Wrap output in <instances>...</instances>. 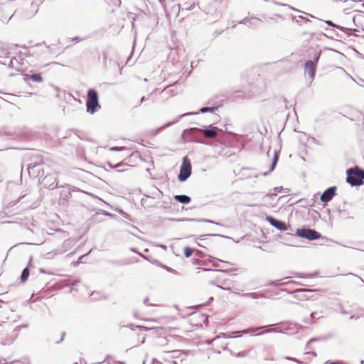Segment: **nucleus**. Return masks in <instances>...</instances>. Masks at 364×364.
<instances>
[{
  "instance_id": "nucleus-1",
  "label": "nucleus",
  "mask_w": 364,
  "mask_h": 364,
  "mask_svg": "<svg viewBox=\"0 0 364 364\" xmlns=\"http://www.w3.org/2000/svg\"><path fill=\"white\" fill-rule=\"evenodd\" d=\"M346 182L351 186H360L364 184V169L355 166L346 171Z\"/></svg>"
},
{
  "instance_id": "nucleus-2",
  "label": "nucleus",
  "mask_w": 364,
  "mask_h": 364,
  "mask_svg": "<svg viewBox=\"0 0 364 364\" xmlns=\"http://www.w3.org/2000/svg\"><path fill=\"white\" fill-rule=\"evenodd\" d=\"M321 54V50H314V52L309 53V58L311 59L305 62L304 72L308 75L311 81L314 80L315 77L317 63L320 58Z\"/></svg>"
},
{
  "instance_id": "nucleus-3",
  "label": "nucleus",
  "mask_w": 364,
  "mask_h": 364,
  "mask_svg": "<svg viewBox=\"0 0 364 364\" xmlns=\"http://www.w3.org/2000/svg\"><path fill=\"white\" fill-rule=\"evenodd\" d=\"M203 136V129L198 127H191L183 130L181 137L186 141L196 142L199 144H205L201 139Z\"/></svg>"
},
{
  "instance_id": "nucleus-4",
  "label": "nucleus",
  "mask_w": 364,
  "mask_h": 364,
  "mask_svg": "<svg viewBox=\"0 0 364 364\" xmlns=\"http://www.w3.org/2000/svg\"><path fill=\"white\" fill-rule=\"evenodd\" d=\"M291 237H299L309 240L310 241L322 238L323 240H328V238L323 237L321 233L314 229L304 226L301 228H297L296 234H289Z\"/></svg>"
},
{
  "instance_id": "nucleus-5",
  "label": "nucleus",
  "mask_w": 364,
  "mask_h": 364,
  "mask_svg": "<svg viewBox=\"0 0 364 364\" xmlns=\"http://www.w3.org/2000/svg\"><path fill=\"white\" fill-rule=\"evenodd\" d=\"M87 112L91 114L95 113L100 108L97 92L95 89H89L86 100Z\"/></svg>"
},
{
  "instance_id": "nucleus-6",
  "label": "nucleus",
  "mask_w": 364,
  "mask_h": 364,
  "mask_svg": "<svg viewBox=\"0 0 364 364\" xmlns=\"http://www.w3.org/2000/svg\"><path fill=\"white\" fill-rule=\"evenodd\" d=\"M269 326H271L268 325V326H258V327H250V328H246L244 330L235 331V332H232V333L238 334V336H228V338H237V337H240L242 335H245V334H250L251 336H261L264 333H272V332L277 333V329L272 328V329L265 330L260 333H256L258 331L268 328Z\"/></svg>"
},
{
  "instance_id": "nucleus-7",
  "label": "nucleus",
  "mask_w": 364,
  "mask_h": 364,
  "mask_svg": "<svg viewBox=\"0 0 364 364\" xmlns=\"http://www.w3.org/2000/svg\"><path fill=\"white\" fill-rule=\"evenodd\" d=\"M192 166L191 161L188 156H184L182 160V164L180 167L178 179L181 182H185L192 173Z\"/></svg>"
},
{
  "instance_id": "nucleus-8",
  "label": "nucleus",
  "mask_w": 364,
  "mask_h": 364,
  "mask_svg": "<svg viewBox=\"0 0 364 364\" xmlns=\"http://www.w3.org/2000/svg\"><path fill=\"white\" fill-rule=\"evenodd\" d=\"M39 183L43 188L50 190L58 188L57 173L55 172L48 173L39 180Z\"/></svg>"
},
{
  "instance_id": "nucleus-9",
  "label": "nucleus",
  "mask_w": 364,
  "mask_h": 364,
  "mask_svg": "<svg viewBox=\"0 0 364 364\" xmlns=\"http://www.w3.org/2000/svg\"><path fill=\"white\" fill-rule=\"evenodd\" d=\"M14 46L15 47H21L26 50L25 52L20 51L18 53V56H14L10 60L9 66L10 68H15L17 70V69H19V68L18 66L23 64L22 61L24 60V58L26 57L30 56L31 54L29 51H28V47L26 46H20L18 44H15Z\"/></svg>"
},
{
  "instance_id": "nucleus-10",
  "label": "nucleus",
  "mask_w": 364,
  "mask_h": 364,
  "mask_svg": "<svg viewBox=\"0 0 364 364\" xmlns=\"http://www.w3.org/2000/svg\"><path fill=\"white\" fill-rule=\"evenodd\" d=\"M315 19H316V22L313 23V26L315 28L322 27L323 23H326L329 26L336 28H337V29H338V30L346 33L348 35V37L353 35L352 32H358V30L355 29V28H346V27L341 26L340 25L336 24V23H334L333 21H331L330 20L322 21V20H321L319 18H316Z\"/></svg>"
},
{
  "instance_id": "nucleus-11",
  "label": "nucleus",
  "mask_w": 364,
  "mask_h": 364,
  "mask_svg": "<svg viewBox=\"0 0 364 364\" xmlns=\"http://www.w3.org/2000/svg\"><path fill=\"white\" fill-rule=\"evenodd\" d=\"M282 291H286L288 294H293L294 297L299 300H306L309 299L310 297L308 295H306V293H311L320 290L316 289H297L292 291H290L287 289H282Z\"/></svg>"
},
{
  "instance_id": "nucleus-12",
  "label": "nucleus",
  "mask_w": 364,
  "mask_h": 364,
  "mask_svg": "<svg viewBox=\"0 0 364 364\" xmlns=\"http://www.w3.org/2000/svg\"><path fill=\"white\" fill-rule=\"evenodd\" d=\"M44 166L45 164H40V165H27V171L29 174V176L33 178H38L40 180L41 178H43L45 170H44Z\"/></svg>"
},
{
  "instance_id": "nucleus-13",
  "label": "nucleus",
  "mask_w": 364,
  "mask_h": 364,
  "mask_svg": "<svg viewBox=\"0 0 364 364\" xmlns=\"http://www.w3.org/2000/svg\"><path fill=\"white\" fill-rule=\"evenodd\" d=\"M25 160L28 161L27 165H40L45 164L43 161V157L40 154L37 153H28L25 155Z\"/></svg>"
},
{
  "instance_id": "nucleus-14",
  "label": "nucleus",
  "mask_w": 364,
  "mask_h": 364,
  "mask_svg": "<svg viewBox=\"0 0 364 364\" xmlns=\"http://www.w3.org/2000/svg\"><path fill=\"white\" fill-rule=\"evenodd\" d=\"M266 220L277 230L280 231H285L288 229V227L285 222L279 220L271 215H266Z\"/></svg>"
},
{
  "instance_id": "nucleus-15",
  "label": "nucleus",
  "mask_w": 364,
  "mask_h": 364,
  "mask_svg": "<svg viewBox=\"0 0 364 364\" xmlns=\"http://www.w3.org/2000/svg\"><path fill=\"white\" fill-rule=\"evenodd\" d=\"M336 186H331L326 189L321 195L320 200L324 203L330 202L333 197L336 195Z\"/></svg>"
},
{
  "instance_id": "nucleus-16",
  "label": "nucleus",
  "mask_w": 364,
  "mask_h": 364,
  "mask_svg": "<svg viewBox=\"0 0 364 364\" xmlns=\"http://www.w3.org/2000/svg\"><path fill=\"white\" fill-rule=\"evenodd\" d=\"M262 23V20L256 16L246 17L239 22V23L246 25L251 28H258Z\"/></svg>"
},
{
  "instance_id": "nucleus-17",
  "label": "nucleus",
  "mask_w": 364,
  "mask_h": 364,
  "mask_svg": "<svg viewBox=\"0 0 364 364\" xmlns=\"http://www.w3.org/2000/svg\"><path fill=\"white\" fill-rule=\"evenodd\" d=\"M221 132V129L213 125L203 127V136L207 139H214L218 135V133Z\"/></svg>"
},
{
  "instance_id": "nucleus-18",
  "label": "nucleus",
  "mask_w": 364,
  "mask_h": 364,
  "mask_svg": "<svg viewBox=\"0 0 364 364\" xmlns=\"http://www.w3.org/2000/svg\"><path fill=\"white\" fill-rule=\"evenodd\" d=\"M279 324H281L283 326V329L282 331L277 330V332L286 333L288 334H294L296 333L299 331V326L296 323L289 322L285 323H280Z\"/></svg>"
},
{
  "instance_id": "nucleus-19",
  "label": "nucleus",
  "mask_w": 364,
  "mask_h": 364,
  "mask_svg": "<svg viewBox=\"0 0 364 364\" xmlns=\"http://www.w3.org/2000/svg\"><path fill=\"white\" fill-rule=\"evenodd\" d=\"M23 80L26 83H29L30 81H33L34 82H43V77L41 73H33V71H30V73L23 74Z\"/></svg>"
},
{
  "instance_id": "nucleus-20",
  "label": "nucleus",
  "mask_w": 364,
  "mask_h": 364,
  "mask_svg": "<svg viewBox=\"0 0 364 364\" xmlns=\"http://www.w3.org/2000/svg\"><path fill=\"white\" fill-rule=\"evenodd\" d=\"M346 201L343 202V205H339L336 208V212L338 213V217L340 220L353 219V216L350 215L348 210L345 208Z\"/></svg>"
},
{
  "instance_id": "nucleus-21",
  "label": "nucleus",
  "mask_w": 364,
  "mask_h": 364,
  "mask_svg": "<svg viewBox=\"0 0 364 364\" xmlns=\"http://www.w3.org/2000/svg\"><path fill=\"white\" fill-rule=\"evenodd\" d=\"M145 197L142 198L140 200L141 205L144 209H149L151 208H155L156 206V203H154L153 200L155 198L154 196H151L148 195H144Z\"/></svg>"
},
{
  "instance_id": "nucleus-22",
  "label": "nucleus",
  "mask_w": 364,
  "mask_h": 364,
  "mask_svg": "<svg viewBox=\"0 0 364 364\" xmlns=\"http://www.w3.org/2000/svg\"><path fill=\"white\" fill-rule=\"evenodd\" d=\"M220 107V105L215 106V107H201L199 109L198 113H202V114L207 113V112H212V113H213ZM198 114V112H188V113H186V114H181L178 117L181 118V117H184V116L195 115V114Z\"/></svg>"
},
{
  "instance_id": "nucleus-23",
  "label": "nucleus",
  "mask_w": 364,
  "mask_h": 364,
  "mask_svg": "<svg viewBox=\"0 0 364 364\" xmlns=\"http://www.w3.org/2000/svg\"><path fill=\"white\" fill-rule=\"evenodd\" d=\"M181 4H179L181 6L182 10L191 11L193 10L196 4H198L196 0H181Z\"/></svg>"
},
{
  "instance_id": "nucleus-24",
  "label": "nucleus",
  "mask_w": 364,
  "mask_h": 364,
  "mask_svg": "<svg viewBox=\"0 0 364 364\" xmlns=\"http://www.w3.org/2000/svg\"><path fill=\"white\" fill-rule=\"evenodd\" d=\"M74 243H75V240H73V239L68 238V239L65 240L63 243L62 248L59 249L58 250V252L60 254H63V253L68 251L73 247Z\"/></svg>"
},
{
  "instance_id": "nucleus-25",
  "label": "nucleus",
  "mask_w": 364,
  "mask_h": 364,
  "mask_svg": "<svg viewBox=\"0 0 364 364\" xmlns=\"http://www.w3.org/2000/svg\"><path fill=\"white\" fill-rule=\"evenodd\" d=\"M278 160H279V153L277 151H274V157L272 159V164H271V166L269 167V171L268 172L262 173L260 175L266 176L269 173L273 171L275 169V168H276V166L277 164Z\"/></svg>"
},
{
  "instance_id": "nucleus-26",
  "label": "nucleus",
  "mask_w": 364,
  "mask_h": 364,
  "mask_svg": "<svg viewBox=\"0 0 364 364\" xmlns=\"http://www.w3.org/2000/svg\"><path fill=\"white\" fill-rule=\"evenodd\" d=\"M173 198L177 202L182 203V204H188L191 200V198L190 196H188L187 195H183V194L176 195V196H174Z\"/></svg>"
},
{
  "instance_id": "nucleus-27",
  "label": "nucleus",
  "mask_w": 364,
  "mask_h": 364,
  "mask_svg": "<svg viewBox=\"0 0 364 364\" xmlns=\"http://www.w3.org/2000/svg\"><path fill=\"white\" fill-rule=\"evenodd\" d=\"M156 206L155 208H158L160 209L169 210L171 208V201H162L157 202Z\"/></svg>"
},
{
  "instance_id": "nucleus-28",
  "label": "nucleus",
  "mask_w": 364,
  "mask_h": 364,
  "mask_svg": "<svg viewBox=\"0 0 364 364\" xmlns=\"http://www.w3.org/2000/svg\"><path fill=\"white\" fill-rule=\"evenodd\" d=\"M242 296L250 297L253 299L264 297V294L262 292H250L242 294Z\"/></svg>"
},
{
  "instance_id": "nucleus-29",
  "label": "nucleus",
  "mask_w": 364,
  "mask_h": 364,
  "mask_svg": "<svg viewBox=\"0 0 364 364\" xmlns=\"http://www.w3.org/2000/svg\"><path fill=\"white\" fill-rule=\"evenodd\" d=\"M29 274H30V271H29L28 267H25L23 269L21 274V277H20L21 282H26L29 277Z\"/></svg>"
},
{
  "instance_id": "nucleus-30",
  "label": "nucleus",
  "mask_w": 364,
  "mask_h": 364,
  "mask_svg": "<svg viewBox=\"0 0 364 364\" xmlns=\"http://www.w3.org/2000/svg\"><path fill=\"white\" fill-rule=\"evenodd\" d=\"M219 262H223V263L225 264L226 265H232V264L230 262L223 261V260H221L219 259L209 260V262L211 263L212 266L214 267H219V266H220Z\"/></svg>"
},
{
  "instance_id": "nucleus-31",
  "label": "nucleus",
  "mask_w": 364,
  "mask_h": 364,
  "mask_svg": "<svg viewBox=\"0 0 364 364\" xmlns=\"http://www.w3.org/2000/svg\"><path fill=\"white\" fill-rule=\"evenodd\" d=\"M183 220L193 221V222L208 223L219 225V223H218L213 220H211L209 219H204V218H201V219L190 218V219H184Z\"/></svg>"
},
{
  "instance_id": "nucleus-32",
  "label": "nucleus",
  "mask_w": 364,
  "mask_h": 364,
  "mask_svg": "<svg viewBox=\"0 0 364 364\" xmlns=\"http://www.w3.org/2000/svg\"><path fill=\"white\" fill-rule=\"evenodd\" d=\"M292 20L293 21H295L297 23H299V26H301V21H304L305 23H307V22H311V21L306 18V17H304L301 15L300 16H292L291 17Z\"/></svg>"
},
{
  "instance_id": "nucleus-33",
  "label": "nucleus",
  "mask_w": 364,
  "mask_h": 364,
  "mask_svg": "<svg viewBox=\"0 0 364 364\" xmlns=\"http://www.w3.org/2000/svg\"><path fill=\"white\" fill-rule=\"evenodd\" d=\"M288 283H293V284H299V282H294V281H289V282H286V283H282L281 282V280H275V281L270 282L268 284V285H272V286L277 287V286L284 285V284H288Z\"/></svg>"
},
{
  "instance_id": "nucleus-34",
  "label": "nucleus",
  "mask_w": 364,
  "mask_h": 364,
  "mask_svg": "<svg viewBox=\"0 0 364 364\" xmlns=\"http://www.w3.org/2000/svg\"><path fill=\"white\" fill-rule=\"evenodd\" d=\"M361 18H364V12L359 11V14L355 15L353 18L355 26H358V22Z\"/></svg>"
},
{
  "instance_id": "nucleus-35",
  "label": "nucleus",
  "mask_w": 364,
  "mask_h": 364,
  "mask_svg": "<svg viewBox=\"0 0 364 364\" xmlns=\"http://www.w3.org/2000/svg\"><path fill=\"white\" fill-rule=\"evenodd\" d=\"M279 5L282 6H288L291 10L295 11L296 12L304 14L306 16H309L311 18H316V17L314 16H313L311 14H307L306 12L301 11H300V10H299L297 9H295V8L291 6H289V5L286 4H279Z\"/></svg>"
},
{
  "instance_id": "nucleus-36",
  "label": "nucleus",
  "mask_w": 364,
  "mask_h": 364,
  "mask_svg": "<svg viewBox=\"0 0 364 364\" xmlns=\"http://www.w3.org/2000/svg\"><path fill=\"white\" fill-rule=\"evenodd\" d=\"M250 351H251V349L247 350L240 351L239 353H232V355L237 358H243V357H247L249 355Z\"/></svg>"
},
{
  "instance_id": "nucleus-37",
  "label": "nucleus",
  "mask_w": 364,
  "mask_h": 364,
  "mask_svg": "<svg viewBox=\"0 0 364 364\" xmlns=\"http://www.w3.org/2000/svg\"><path fill=\"white\" fill-rule=\"evenodd\" d=\"M108 5L113 6L115 7H119L121 4V0H104Z\"/></svg>"
},
{
  "instance_id": "nucleus-38",
  "label": "nucleus",
  "mask_w": 364,
  "mask_h": 364,
  "mask_svg": "<svg viewBox=\"0 0 364 364\" xmlns=\"http://www.w3.org/2000/svg\"><path fill=\"white\" fill-rule=\"evenodd\" d=\"M193 252H194V250L190 247H186L184 248V256L186 258L190 257L193 255Z\"/></svg>"
},
{
  "instance_id": "nucleus-39",
  "label": "nucleus",
  "mask_w": 364,
  "mask_h": 364,
  "mask_svg": "<svg viewBox=\"0 0 364 364\" xmlns=\"http://www.w3.org/2000/svg\"><path fill=\"white\" fill-rule=\"evenodd\" d=\"M70 196L71 193L70 191H62L60 193V197L62 200H68Z\"/></svg>"
},
{
  "instance_id": "nucleus-40",
  "label": "nucleus",
  "mask_w": 364,
  "mask_h": 364,
  "mask_svg": "<svg viewBox=\"0 0 364 364\" xmlns=\"http://www.w3.org/2000/svg\"><path fill=\"white\" fill-rule=\"evenodd\" d=\"M205 237H225V236L220 235V234H205L202 235L199 237V240H204Z\"/></svg>"
},
{
  "instance_id": "nucleus-41",
  "label": "nucleus",
  "mask_w": 364,
  "mask_h": 364,
  "mask_svg": "<svg viewBox=\"0 0 364 364\" xmlns=\"http://www.w3.org/2000/svg\"><path fill=\"white\" fill-rule=\"evenodd\" d=\"M274 191H275L276 193H268V194L267 195V196L270 197V198H273V197L276 196L277 195V193H278V192L282 191V186L275 187V188H274Z\"/></svg>"
},
{
  "instance_id": "nucleus-42",
  "label": "nucleus",
  "mask_w": 364,
  "mask_h": 364,
  "mask_svg": "<svg viewBox=\"0 0 364 364\" xmlns=\"http://www.w3.org/2000/svg\"><path fill=\"white\" fill-rule=\"evenodd\" d=\"M57 233L60 235L59 237H60V238H65V237H68L69 235L68 232L64 231L63 230H60V229L57 230Z\"/></svg>"
},
{
  "instance_id": "nucleus-43",
  "label": "nucleus",
  "mask_w": 364,
  "mask_h": 364,
  "mask_svg": "<svg viewBox=\"0 0 364 364\" xmlns=\"http://www.w3.org/2000/svg\"><path fill=\"white\" fill-rule=\"evenodd\" d=\"M320 338H311L306 343V350H310L311 349V343H313V342H315V341H319Z\"/></svg>"
},
{
  "instance_id": "nucleus-44",
  "label": "nucleus",
  "mask_w": 364,
  "mask_h": 364,
  "mask_svg": "<svg viewBox=\"0 0 364 364\" xmlns=\"http://www.w3.org/2000/svg\"><path fill=\"white\" fill-rule=\"evenodd\" d=\"M109 262L114 265H124V264H129V262H122V261H119V260H112Z\"/></svg>"
},
{
  "instance_id": "nucleus-45",
  "label": "nucleus",
  "mask_w": 364,
  "mask_h": 364,
  "mask_svg": "<svg viewBox=\"0 0 364 364\" xmlns=\"http://www.w3.org/2000/svg\"><path fill=\"white\" fill-rule=\"evenodd\" d=\"M171 124H172V122H168V123L166 124L164 126L160 127L154 129L153 131V134H155L158 133L159 132L161 131L164 127H168Z\"/></svg>"
},
{
  "instance_id": "nucleus-46",
  "label": "nucleus",
  "mask_w": 364,
  "mask_h": 364,
  "mask_svg": "<svg viewBox=\"0 0 364 364\" xmlns=\"http://www.w3.org/2000/svg\"><path fill=\"white\" fill-rule=\"evenodd\" d=\"M120 215L124 218L125 219L127 220H132V218L130 216V215H129L128 213H127L126 212L123 211V210H120L119 212Z\"/></svg>"
},
{
  "instance_id": "nucleus-47",
  "label": "nucleus",
  "mask_w": 364,
  "mask_h": 364,
  "mask_svg": "<svg viewBox=\"0 0 364 364\" xmlns=\"http://www.w3.org/2000/svg\"><path fill=\"white\" fill-rule=\"evenodd\" d=\"M321 313L318 314V312L316 311H314V312H311V318L312 320L315 319V318H319V317H321Z\"/></svg>"
},
{
  "instance_id": "nucleus-48",
  "label": "nucleus",
  "mask_w": 364,
  "mask_h": 364,
  "mask_svg": "<svg viewBox=\"0 0 364 364\" xmlns=\"http://www.w3.org/2000/svg\"><path fill=\"white\" fill-rule=\"evenodd\" d=\"M124 149V146H112L109 148V150L111 151H122Z\"/></svg>"
},
{
  "instance_id": "nucleus-49",
  "label": "nucleus",
  "mask_w": 364,
  "mask_h": 364,
  "mask_svg": "<svg viewBox=\"0 0 364 364\" xmlns=\"http://www.w3.org/2000/svg\"><path fill=\"white\" fill-rule=\"evenodd\" d=\"M194 252H195V255L198 257L203 258L205 257V254L200 250H194Z\"/></svg>"
},
{
  "instance_id": "nucleus-50",
  "label": "nucleus",
  "mask_w": 364,
  "mask_h": 364,
  "mask_svg": "<svg viewBox=\"0 0 364 364\" xmlns=\"http://www.w3.org/2000/svg\"><path fill=\"white\" fill-rule=\"evenodd\" d=\"M204 271H213V272H229L230 270L228 269H203Z\"/></svg>"
},
{
  "instance_id": "nucleus-51",
  "label": "nucleus",
  "mask_w": 364,
  "mask_h": 364,
  "mask_svg": "<svg viewBox=\"0 0 364 364\" xmlns=\"http://www.w3.org/2000/svg\"><path fill=\"white\" fill-rule=\"evenodd\" d=\"M130 251L131 252H135V253H137L139 256H141V257L144 258V259H146V256L144 255L143 254L141 253H139L137 252L136 249L135 247H131L130 248Z\"/></svg>"
},
{
  "instance_id": "nucleus-52",
  "label": "nucleus",
  "mask_w": 364,
  "mask_h": 364,
  "mask_svg": "<svg viewBox=\"0 0 364 364\" xmlns=\"http://www.w3.org/2000/svg\"><path fill=\"white\" fill-rule=\"evenodd\" d=\"M286 360H292V361H294L297 363H301V362L300 360H299L298 359L295 358H293V357H289V356H286L284 358Z\"/></svg>"
},
{
  "instance_id": "nucleus-53",
  "label": "nucleus",
  "mask_w": 364,
  "mask_h": 364,
  "mask_svg": "<svg viewBox=\"0 0 364 364\" xmlns=\"http://www.w3.org/2000/svg\"><path fill=\"white\" fill-rule=\"evenodd\" d=\"M124 166H127V164L125 163H123V162H120V163H118V164L114 165L113 169H116L117 168L122 167Z\"/></svg>"
},
{
  "instance_id": "nucleus-54",
  "label": "nucleus",
  "mask_w": 364,
  "mask_h": 364,
  "mask_svg": "<svg viewBox=\"0 0 364 364\" xmlns=\"http://www.w3.org/2000/svg\"><path fill=\"white\" fill-rule=\"evenodd\" d=\"M193 263L194 264H198V265H200V264H205L206 263L205 262H203L200 259H193Z\"/></svg>"
},
{
  "instance_id": "nucleus-55",
  "label": "nucleus",
  "mask_w": 364,
  "mask_h": 364,
  "mask_svg": "<svg viewBox=\"0 0 364 364\" xmlns=\"http://www.w3.org/2000/svg\"><path fill=\"white\" fill-rule=\"evenodd\" d=\"M107 363L108 364H111V356L107 355L105 359L104 360V361L100 362L99 363Z\"/></svg>"
},
{
  "instance_id": "nucleus-56",
  "label": "nucleus",
  "mask_w": 364,
  "mask_h": 364,
  "mask_svg": "<svg viewBox=\"0 0 364 364\" xmlns=\"http://www.w3.org/2000/svg\"><path fill=\"white\" fill-rule=\"evenodd\" d=\"M11 324L9 321L2 322L1 323H0V326H4L6 328H9L11 327Z\"/></svg>"
},
{
  "instance_id": "nucleus-57",
  "label": "nucleus",
  "mask_w": 364,
  "mask_h": 364,
  "mask_svg": "<svg viewBox=\"0 0 364 364\" xmlns=\"http://www.w3.org/2000/svg\"><path fill=\"white\" fill-rule=\"evenodd\" d=\"M164 268L169 272H172L175 274H178V272H177L175 269L171 268V267H164Z\"/></svg>"
},
{
  "instance_id": "nucleus-58",
  "label": "nucleus",
  "mask_w": 364,
  "mask_h": 364,
  "mask_svg": "<svg viewBox=\"0 0 364 364\" xmlns=\"http://www.w3.org/2000/svg\"><path fill=\"white\" fill-rule=\"evenodd\" d=\"M84 38H82L79 36H76L75 38H71V41H75V42H80V41H82Z\"/></svg>"
},
{
  "instance_id": "nucleus-59",
  "label": "nucleus",
  "mask_w": 364,
  "mask_h": 364,
  "mask_svg": "<svg viewBox=\"0 0 364 364\" xmlns=\"http://www.w3.org/2000/svg\"><path fill=\"white\" fill-rule=\"evenodd\" d=\"M28 327V324H24V325H20V326H17L15 327L14 330H20L21 328H27Z\"/></svg>"
},
{
  "instance_id": "nucleus-60",
  "label": "nucleus",
  "mask_w": 364,
  "mask_h": 364,
  "mask_svg": "<svg viewBox=\"0 0 364 364\" xmlns=\"http://www.w3.org/2000/svg\"><path fill=\"white\" fill-rule=\"evenodd\" d=\"M157 191H158V194L156 196L155 198H160L162 196H164V193L159 189H157Z\"/></svg>"
},
{
  "instance_id": "nucleus-61",
  "label": "nucleus",
  "mask_w": 364,
  "mask_h": 364,
  "mask_svg": "<svg viewBox=\"0 0 364 364\" xmlns=\"http://www.w3.org/2000/svg\"><path fill=\"white\" fill-rule=\"evenodd\" d=\"M10 364H26V363L20 360H16L11 362Z\"/></svg>"
},
{
  "instance_id": "nucleus-62",
  "label": "nucleus",
  "mask_w": 364,
  "mask_h": 364,
  "mask_svg": "<svg viewBox=\"0 0 364 364\" xmlns=\"http://www.w3.org/2000/svg\"><path fill=\"white\" fill-rule=\"evenodd\" d=\"M223 290L231 291V292H233V293H236V291L232 290L230 287H224Z\"/></svg>"
},
{
  "instance_id": "nucleus-63",
  "label": "nucleus",
  "mask_w": 364,
  "mask_h": 364,
  "mask_svg": "<svg viewBox=\"0 0 364 364\" xmlns=\"http://www.w3.org/2000/svg\"><path fill=\"white\" fill-rule=\"evenodd\" d=\"M65 335V333L63 332L62 334H61V338L60 339V341H57L56 343H61L63 341V339H64Z\"/></svg>"
},
{
  "instance_id": "nucleus-64",
  "label": "nucleus",
  "mask_w": 364,
  "mask_h": 364,
  "mask_svg": "<svg viewBox=\"0 0 364 364\" xmlns=\"http://www.w3.org/2000/svg\"><path fill=\"white\" fill-rule=\"evenodd\" d=\"M149 100V97H146L143 96V97L141 98L140 102H141V103H142V102H145V101H146V100Z\"/></svg>"
}]
</instances>
